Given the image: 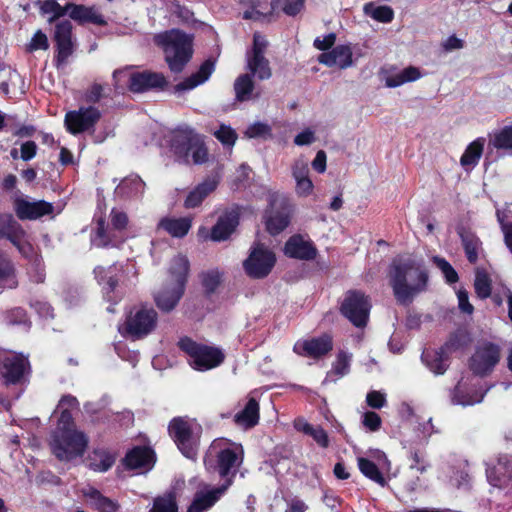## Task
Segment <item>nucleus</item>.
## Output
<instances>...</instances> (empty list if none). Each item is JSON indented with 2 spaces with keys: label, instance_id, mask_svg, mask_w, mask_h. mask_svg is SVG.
I'll list each match as a JSON object with an SVG mask.
<instances>
[{
  "label": "nucleus",
  "instance_id": "37998d69",
  "mask_svg": "<svg viewBox=\"0 0 512 512\" xmlns=\"http://www.w3.org/2000/svg\"><path fill=\"white\" fill-rule=\"evenodd\" d=\"M148 512H178L175 492L170 491L154 498Z\"/></svg>",
  "mask_w": 512,
  "mask_h": 512
},
{
  "label": "nucleus",
  "instance_id": "603ef678",
  "mask_svg": "<svg viewBox=\"0 0 512 512\" xmlns=\"http://www.w3.org/2000/svg\"><path fill=\"white\" fill-rule=\"evenodd\" d=\"M274 10L281 9L288 16L297 15L304 7V0H274Z\"/></svg>",
  "mask_w": 512,
  "mask_h": 512
},
{
  "label": "nucleus",
  "instance_id": "6e6552de",
  "mask_svg": "<svg viewBox=\"0 0 512 512\" xmlns=\"http://www.w3.org/2000/svg\"><path fill=\"white\" fill-rule=\"evenodd\" d=\"M196 429L197 424L195 422L181 417L174 418L168 427L169 434L174 439L179 450L189 459H194L197 454Z\"/></svg>",
  "mask_w": 512,
  "mask_h": 512
},
{
  "label": "nucleus",
  "instance_id": "1a4fd4ad",
  "mask_svg": "<svg viewBox=\"0 0 512 512\" xmlns=\"http://www.w3.org/2000/svg\"><path fill=\"white\" fill-rule=\"evenodd\" d=\"M157 321V312L152 307L141 306L129 313L125 321V329L132 338L140 339L154 331Z\"/></svg>",
  "mask_w": 512,
  "mask_h": 512
},
{
  "label": "nucleus",
  "instance_id": "5fc2aeb1",
  "mask_svg": "<svg viewBox=\"0 0 512 512\" xmlns=\"http://www.w3.org/2000/svg\"><path fill=\"white\" fill-rule=\"evenodd\" d=\"M245 136L248 138H269L271 137V127L263 122H255L247 127Z\"/></svg>",
  "mask_w": 512,
  "mask_h": 512
},
{
  "label": "nucleus",
  "instance_id": "412c9836",
  "mask_svg": "<svg viewBox=\"0 0 512 512\" xmlns=\"http://www.w3.org/2000/svg\"><path fill=\"white\" fill-rule=\"evenodd\" d=\"M277 203V196L272 195L270 199V211L266 215V229L271 235H277L282 232L290 223V210L287 202L282 199L279 209L274 210Z\"/></svg>",
  "mask_w": 512,
  "mask_h": 512
},
{
  "label": "nucleus",
  "instance_id": "de8ad7c7",
  "mask_svg": "<svg viewBox=\"0 0 512 512\" xmlns=\"http://www.w3.org/2000/svg\"><path fill=\"white\" fill-rule=\"evenodd\" d=\"M70 4L67 3L65 6H61L57 1L55 0H45L41 5V12L44 14H50V18L48 19L49 23H53L58 18L68 14L69 15V9Z\"/></svg>",
  "mask_w": 512,
  "mask_h": 512
},
{
  "label": "nucleus",
  "instance_id": "a878e982",
  "mask_svg": "<svg viewBox=\"0 0 512 512\" xmlns=\"http://www.w3.org/2000/svg\"><path fill=\"white\" fill-rule=\"evenodd\" d=\"M293 349L299 355L320 357L332 349V339L328 335H323L311 340L298 341Z\"/></svg>",
  "mask_w": 512,
  "mask_h": 512
},
{
  "label": "nucleus",
  "instance_id": "052dcab7",
  "mask_svg": "<svg viewBox=\"0 0 512 512\" xmlns=\"http://www.w3.org/2000/svg\"><path fill=\"white\" fill-rule=\"evenodd\" d=\"M308 162L304 158H298L292 165V176L294 180L309 178Z\"/></svg>",
  "mask_w": 512,
  "mask_h": 512
},
{
  "label": "nucleus",
  "instance_id": "58836bf2",
  "mask_svg": "<svg viewBox=\"0 0 512 512\" xmlns=\"http://www.w3.org/2000/svg\"><path fill=\"white\" fill-rule=\"evenodd\" d=\"M8 240L18 249L24 257H31L33 254V247L27 240L26 231L17 223L14 225L13 230L8 234Z\"/></svg>",
  "mask_w": 512,
  "mask_h": 512
},
{
  "label": "nucleus",
  "instance_id": "c03bdc74",
  "mask_svg": "<svg viewBox=\"0 0 512 512\" xmlns=\"http://www.w3.org/2000/svg\"><path fill=\"white\" fill-rule=\"evenodd\" d=\"M254 89V82L250 74H242L234 82L235 97L238 101L244 102L251 99Z\"/></svg>",
  "mask_w": 512,
  "mask_h": 512
},
{
  "label": "nucleus",
  "instance_id": "39448f33",
  "mask_svg": "<svg viewBox=\"0 0 512 512\" xmlns=\"http://www.w3.org/2000/svg\"><path fill=\"white\" fill-rule=\"evenodd\" d=\"M179 347L189 356L192 368L198 371L213 369L224 361V354L219 348L196 343L190 338L181 339Z\"/></svg>",
  "mask_w": 512,
  "mask_h": 512
},
{
  "label": "nucleus",
  "instance_id": "f257e3e1",
  "mask_svg": "<svg viewBox=\"0 0 512 512\" xmlns=\"http://www.w3.org/2000/svg\"><path fill=\"white\" fill-rule=\"evenodd\" d=\"M388 279L397 301L405 304L426 290L428 274L422 261L399 256L389 266Z\"/></svg>",
  "mask_w": 512,
  "mask_h": 512
},
{
  "label": "nucleus",
  "instance_id": "4468645a",
  "mask_svg": "<svg viewBox=\"0 0 512 512\" xmlns=\"http://www.w3.org/2000/svg\"><path fill=\"white\" fill-rule=\"evenodd\" d=\"M501 350L491 342L480 343L470 360V369L476 375H487L500 361Z\"/></svg>",
  "mask_w": 512,
  "mask_h": 512
},
{
  "label": "nucleus",
  "instance_id": "b1692460",
  "mask_svg": "<svg viewBox=\"0 0 512 512\" xmlns=\"http://www.w3.org/2000/svg\"><path fill=\"white\" fill-rule=\"evenodd\" d=\"M457 347L454 339L451 338L440 350H425L422 353V361L434 374H443L447 368L445 355Z\"/></svg>",
  "mask_w": 512,
  "mask_h": 512
},
{
  "label": "nucleus",
  "instance_id": "680f3d73",
  "mask_svg": "<svg viewBox=\"0 0 512 512\" xmlns=\"http://www.w3.org/2000/svg\"><path fill=\"white\" fill-rule=\"evenodd\" d=\"M92 243L96 247H106L112 243V241L107 236L106 229L104 226V220H102V219H100L98 221L97 232H96V235L92 239Z\"/></svg>",
  "mask_w": 512,
  "mask_h": 512
},
{
  "label": "nucleus",
  "instance_id": "7c9ffc66",
  "mask_svg": "<svg viewBox=\"0 0 512 512\" xmlns=\"http://www.w3.org/2000/svg\"><path fill=\"white\" fill-rule=\"evenodd\" d=\"M154 463L153 451L147 447H135L125 457V464L130 469H150Z\"/></svg>",
  "mask_w": 512,
  "mask_h": 512
},
{
  "label": "nucleus",
  "instance_id": "0e129e2a",
  "mask_svg": "<svg viewBox=\"0 0 512 512\" xmlns=\"http://www.w3.org/2000/svg\"><path fill=\"white\" fill-rule=\"evenodd\" d=\"M315 140V131L312 128H305L294 137V144L297 146H306L314 143Z\"/></svg>",
  "mask_w": 512,
  "mask_h": 512
},
{
  "label": "nucleus",
  "instance_id": "3c124183",
  "mask_svg": "<svg viewBox=\"0 0 512 512\" xmlns=\"http://www.w3.org/2000/svg\"><path fill=\"white\" fill-rule=\"evenodd\" d=\"M490 144L497 149H512V125L505 126L499 132L494 133Z\"/></svg>",
  "mask_w": 512,
  "mask_h": 512
},
{
  "label": "nucleus",
  "instance_id": "338daca9",
  "mask_svg": "<svg viewBox=\"0 0 512 512\" xmlns=\"http://www.w3.org/2000/svg\"><path fill=\"white\" fill-rule=\"evenodd\" d=\"M363 425L368 428L370 431H377L381 427V418L380 416L375 412H366L363 415Z\"/></svg>",
  "mask_w": 512,
  "mask_h": 512
},
{
  "label": "nucleus",
  "instance_id": "f8f14e48",
  "mask_svg": "<svg viewBox=\"0 0 512 512\" xmlns=\"http://www.w3.org/2000/svg\"><path fill=\"white\" fill-rule=\"evenodd\" d=\"M275 262V254L264 245L257 244L243 262V267L249 277L261 279L271 272Z\"/></svg>",
  "mask_w": 512,
  "mask_h": 512
},
{
  "label": "nucleus",
  "instance_id": "09e8293b",
  "mask_svg": "<svg viewBox=\"0 0 512 512\" xmlns=\"http://www.w3.org/2000/svg\"><path fill=\"white\" fill-rule=\"evenodd\" d=\"M506 209H497L496 216L504 237V243L512 254V222L508 221L509 215Z\"/></svg>",
  "mask_w": 512,
  "mask_h": 512
},
{
  "label": "nucleus",
  "instance_id": "c9c22d12",
  "mask_svg": "<svg viewBox=\"0 0 512 512\" xmlns=\"http://www.w3.org/2000/svg\"><path fill=\"white\" fill-rule=\"evenodd\" d=\"M145 183L137 175L123 179L115 188V194L120 197H135L143 194Z\"/></svg>",
  "mask_w": 512,
  "mask_h": 512
},
{
  "label": "nucleus",
  "instance_id": "e433bc0d",
  "mask_svg": "<svg viewBox=\"0 0 512 512\" xmlns=\"http://www.w3.org/2000/svg\"><path fill=\"white\" fill-rule=\"evenodd\" d=\"M238 224L237 218L233 214H226L220 217L212 228L211 238L214 241L226 240L235 230Z\"/></svg>",
  "mask_w": 512,
  "mask_h": 512
},
{
  "label": "nucleus",
  "instance_id": "774afa93",
  "mask_svg": "<svg viewBox=\"0 0 512 512\" xmlns=\"http://www.w3.org/2000/svg\"><path fill=\"white\" fill-rule=\"evenodd\" d=\"M367 404L374 409H380L386 404L385 394L379 391H371L366 397Z\"/></svg>",
  "mask_w": 512,
  "mask_h": 512
},
{
  "label": "nucleus",
  "instance_id": "ddd939ff",
  "mask_svg": "<svg viewBox=\"0 0 512 512\" xmlns=\"http://www.w3.org/2000/svg\"><path fill=\"white\" fill-rule=\"evenodd\" d=\"M268 42L260 33H254L253 46L246 54L247 69L259 80H267L272 76L269 61L264 53Z\"/></svg>",
  "mask_w": 512,
  "mask_h": 512
},
{
  "label": "nucleus",
  "instance_id": "0eeeda50",
  "mask_svg": "<svg viewBox=\"0 0 512 512\" xmlns=\"http://www.w3.org/2000/svg\"><path fill=\"white\" fill-rule=\"evenodd\" d=\"M189 270L188 259L183 255H177L170 266V281L173 282L171 297L166 300L164 293L156 296V304L158 308L169 312L177 305L184 292L186 277Z\"/></svg>",
  "mask_w": 512,
  "mask_h": 512
},
{
  "label": "nucleus",
  "instance_id": "a19ab883",
  "mask_svg": "<svg viewBox=\"0 0 512 512\" xmlns=\"http://www.w3.org/2000/svg\"><path fill=\"white\" fill-rule=\"evenodd\" d=\"M460 237L467 259L469 262L475 263L478 260L479 252L481 250V241L471 232H461Z\"/></svg>",
  "mask_w": 512,
  "mask_h": 512
},
{
  "label": "nucleus",
  "instance_id": "a211bd4d",
  "mask_svg": "<svg viewBox=\"0 0 512 512\" xmlns=\"http://www.w3.org/2000/svg\"><path fill=\"white\" fill-rule=\"evenodd\" d=\"M13 208L20 220H35L53 212L51 203L44 200H30L22 196L14 198Z\"/></svg>",
  "mask_w": 512,
  "mask_h": 512
},
{
  "label": "nucleus",
  "instance_id": "423d86ee",
  "mask_svg": "<svg viewBox=\"0 0 512 512\" xmlns=\"http://www.w3.org/2000/svg\"><path fill=\"white\" fill-rule=\"evenodd\" d=\"M172 147L175 154L187 163L190 162V156L194 164H202L208 158L203 139L191 129L179 130L174 137Z\"/></svg>",
  "mask_w": 512,
  "mask_h": 512
},
{
  "label": "nucleus",
  "instance_id": "c85d7f7f",
  "mask_svg": "<svg viewBox=\"0 0 512 512\" xmlns=\"http://www.w3.org/2000/svg\"><path fill=\"white\" fill-rule=\"evenodd\" d=\"M192 226V218L185 217H163L158 223V228L163 229L169 235L175 238H182L189 232Z\"/></svg>",
  "mask_w": 512,
  "mask_h": 512
},
{
  "label": "nucleus",
  "instance_id": "8fccbe9b",
  "mask_svg": "<svg viewBox=\"0 0 512 512\" xmlns=\"http://www.w3.org/2000/svg\"><path fill=\"white\" fill-rule=\"evenodd\" d=\"M475 292L478 297L486 299L491 294V280L484 270H477L474 280Z\"/></svg>",
  "mask_w": 512,
  "mask_h": 512
},
{
  "label": "nucleus",
  "instance_id": "a18cd8bd",
  "mask_svg": "<svg viewBox=\"0 0 512 512\" xmlns=\"http://www.w3.org/2000/svg\"><path fill=\"white\" fill-rule=\"evenodd\" d=\"M115 462L114 456L104 450H96L90 459L89 466L92 470L97 472H106Z\"/></svg>",
  "mask_w": 512,
  "mask_h": 512
},
{
  "label": "nucleus",
  "instance_id": "9d476101",
  "mask_svg": "<svg viewBox=\"0 0 512 512\" xmlns=\"http://www.w3.org/2000/svg\"><path fill=\"white\" fill-rule=\"evenodd\" d=\"M371 303L368 297L360 291H348L341 305L342 314L356 327L367 324Z\"/></svg>",
  "mask_w": 512,
  "mask_h": 512
},
{
  "label": "nucleus",
  "instance_id": "72a5a7b5",
  "mask_svg": "<svg viewBox=\"0 0 512 512\" xmlns=\"http://www.w3.org/2000/svg\"><path fill=\"white\" fill-rule=\"evenodd\" d=\"M484 394L485 392L476 390L470 393L468 383L462 380L455 387L452 395V402L462 406L474 405L483 400Z\"/></svg>",
  "mask_w": 512,
  "mask_h": 512
},
{
  "label": "nucleus",
  "instance_id": "6e6d98bb",
  "mask_svg": "<svg viewBox=\"0 0 512 512\" xmlns=\"http://www.w3.org/2000/svg\"><path fill=\"white\" fill-rule=\"evenodd\" d=\"M214 136L226 146H233L237 140L236 132L224 124H221L219 129L214 132Z\"/></svg>",
  "mask_w": 512,
  "mask_h": 512
},
{
  "label": "nucleus",
  "instance_id": "20e7f679",
  "mask_svg": "<svg viewBox=\"0 0 512 512\" xmlns=\"http://www.w3.org/2000/svg\"><path fill=\"white\" fill-rule=\"evenodd\" d=\"M87 435L78 429L55 430L51 436L52 453L60 461L82 457L88 446Z\"/></svg>",
  "mask_w": 512,
  "mask_h": 512
},
{
  "label": "nucleus",
  "instance_id": "864d4df0",
  "mask_svg": "<svg viewBox=\"0 0 512 512\" xmlns=\"http://www.w3.org/2000/svg\"><path fill=\"white\" fill-rule=\"evenodd\" d=\"M352 355L348 354L346 352H340L337 355L336 361L334 362L332 366L331 372L328 374L327 378L331 374H335L338 377H343L344 375L348 374L350 369V362H351Z\"/></svg>",
  "mask_w": 512,
  "mask_h": 512
},
{
  "label": "nucleus",
  "instance_id": "6ab92c4d",
  "mask_svg": "<svg viewBox=\"0 0 512 512\" xmlns=\"http://www.w3.org/2000/svg\"><path fill=\"white\" fill-rule=\"evenodd\" d=\"M30 370L28 358L22 353L6 356L0 368V374L6 384L20 383Z\"/></svg>",
  "mask_w": 512,
  "mask_h": 512
},
{
  "label": "nucleus",
  "instance_id": "4c0bfd02",
  "mask_svg": "<svg viewBox=\"0 0 512 512\" xmlns=\"http://www.w3.org/2000/svg\"><path fill=\"white\" fill-rule=\"evenodd\" d=\"M84 495L90 500L91 507L97 512H117L119 504L103 496L98 490L90 488Z\"/></svg>",
  "mask_w": 512,
  "mask_h": 512
},
{
  "label": "nucleus",
  "instance_id": "aec40b11",
  "mask_svg": "<svg viewBox=\"0 0 512 512\" xmlns=\"http://www.w3.org/2000/svg\"><path fill=\"white\" fill-rule=\"evenodd\" d=\"M423 74L418 67L408 66L397 69L395 66L384 67L379 71V77L388 88H396L406 83L415 82L422 78Z\"/></svg>",
  "mask_w": 512,
  "mask_h": 512
},
{
  "label": "nucleus",
  "instance_id": "4be33fe9",
  "mask_svg": "<svg viewBox=\"0 0 512 512\" xmlns=\"http://www.w3.org/2000/svg\"><path fill=\"white\" fill-rule=\"evenodd\" d=\"M54 39L57 44V64L64 63L73 52L72 24L69 20H62L56 24Z\"/></svg>",
  "mask_w": 512,
  "mask_h": 512
},
{
  "label": "nucleus",
  "instance_id": "473e14b6",
  "mask_svg": "<svg viewBox=\"0 0 512 512\" xmlns=\"http://www.w3.org/2000/svg\"><path fill=\"white\" fill-rule=\"evenodd\" d=\"M235 423L242 428H252L259 421V404L254 398H250L244 408L235 414Z\"/></svg>",
  "mask_w": 512,
  "mask_h": 512
},
{
  "label": "nucleus",
  "instance_id": "ea45409f",
  "mask_svg": "<svg viewBox=\"0 0 512 512\" xmlns=\"http://www.w3.org/2000/svg\"><path fill=\"white\" fill-rule=\"evenodd\" d=\"M115 269V266H110L107 269L104 267H97L94 270L98 283L102 285L104 297L108 301L111 300L110 293L114 291L117 284V281L113 277V271Z\"/></svg>",
  "mask_w": 512,
  "mask_h": 512
},
{
  "label": "nucleus",
  "instance_id": "4d7b16f0",
  "mask_svg": "<svg viewBox=\"0 0 512 512\" xmlns=\"http://www.w3.org/2000/svg\"><path fill=\"white\" fill-rule=\"evenodd\" d=\"M434 263L442 271L446 281L450 284L458 281V274L455 269L443 258L435 257Z\"/></svg>",
  "mask_w": 512,
  "mask_h": 512
},
{
  "label": "nucleus",
  "instance_id": "49530a36",
  "mask_svg": "<svg viewBox=\"0 0 512 512\" xmlns=\"http://www.w3.org/2000/svg\"><path fill=\"white\" fill-rule=\"evenodd\" d=\"M363 10L366 15L379 22L389 23L394 18V12L389 6H375L372 3H367Z\"/></svg>",
  "mask_w": 512,
  "mask_h": 512
},
{
  "label": "nucleus",
  "instance_id": "7ed1b4c3",
  "mask_svg": "<svg viewBox=\"0 0 512 512\" xmlns=\"http://www.w3.org/2000/svg\"><path fill=\"white\" fill-rule=\"evenodd\" d=\"M243 450L240 445L232 444L225 439L214 440L205 457V465L216 469L222 477L234 474L242 462Z\"/></svg>",
  "mask_w": 512,
  "mask_h": 512
},
{
  "label": "nucleus",
  "instance_id": "cd10ccee",
  "mask_svg": "<svg viewBox=\"0 0 512 512\" xmlns=\"http://www.w3.org/2000/svg\"><path fill=\"white\" fill-rule=\"evenodd\" d=\"M215 70V62L211 59L206 60L200 66L199 70L187 77L184 81L175 86L176 92L192 90L198 85L206 82Z\"/></svg>",
  "mask_w": 512,
  "mask_h": 512
},
{
  "label": "nucleus",
  "instance_id": "79ce46f5",
  "mask_svg": "<svg viewBox=\"0 0 512 512\" xmlns=\"http://www.w3.org/2000/svg\"><path fill=\"white\" fill-rule=\"evenodd\" d=\"M17 286V280L15 277L14 266L12 262L0 254V288H15Z\"/></svg>",
  "mask_w": 512,
  "mask_h": 512
},
{
  "label": "nucleus",
  "instance_id": "69168bd1",
  "mask_svg": "<svg viewBox=\"0 0 512 512\" xmlns=\"http://www.w3.org/2000/svg\"><path fill=\"white\" fill-rule=\"evenodd\" d=\"M5 320L8 324H25L27 322L26 312L22 308H14L7 312Z\"/></svg>",
  "mask_w": 512,
  "mask_h": 512
},
{
  "label": "nucleus",
  "instance_id": "f3484780",
  "mask_svg": "<svg viewBox=\"0 0 512 512\" xmlns=\"http://www.w3.org/2000/svg\"><path fill=\"white\" fill-rule=\"evenodd\" d=\"M231 482V479H228L226 483L220 487L212 488L205 485L203 488L197 490L186 512H206L210 510L225 494Z\"/></svg>",
  "mask_w": 512,
  "mask_h": 512
},
{
  "label": "nucleus",
  "instance_id": "9b49d317",
  "mask_svg": "<svg viewBox=\"0 0 512 512\" xmlns=\"http://www.w3.org/2000/svg\"><path fill=\"white\" fill-rule=\"evenodd\" d=\"M357 463L360 472L365 477L382 487L387 485L384 474L390 472L391 462L383 451H371L369 457H358Z\"/></svg>",
  "mask_w": 512,
  "mask_h": 512
},
{
  "label": "nucleus",
  "instance_id": "13d9d810",
  "mask_svg": "<svg viewBox=\"0 0 512 512\" xmlns=\"http://www.w3.org/2000/svg\"><path fill=\"white\" fill-rule=\"evenodd\" d=\"M17 223L12 214L0 213V238L8 240L9 232L13 230L14 225H17Z\"/></svg>",
  "mask_w": 512,
  "mask_h": 512
},
{
  "label": "nucleus",
  "instance_id": "f704fd0d",
  "mask_svg": "<svg viewBox=\"0 0 512 512\" xmlns=\"http://www.w3.org/2000/svg\"><path fill=\"white\" fill-rule=\"evenodd\" d=\"M484 145L485 139L480 137L466 147L460 158V164L466 171L472 170L478 164L483 154Z\"/></svg>",
  "mask_w": 512,
  "mask_h": 512
},
{
  "label": "nucleus",
  "instance_id": "dca6fc26",
  "mask_svg": "<svg viewBox=\"0 0 512 512\" xmlns=\"http://www.w3.org/2000/svg\"><path fill=\"white\" fill-rule=\"evenodd\" d=\"M129 77V88L132 92H143L151 88L162 87L166 81L162 74L152 72L129 73L128 70H115L113 72L114 85L118 88L120 78Z\"/></svg>",
  "mask_w": 512,
  "mask_h": 512
},
{
  "label": "nucleus",
  "instance_id": "bb28decb",
  "mask_svg": "<svg viewBox=\"0 0 512 512\" xmlns=\"http://www.w3.org/2000/svg\"><path fill=\"white\" fill-rule=\"evenodd\" d=\"M69 17L80 24L92 23L99 26L107 24L104 16L99 9L94 6H85L82 4H70Z\"/></svg>",
  "mask_w": 512,
  "mask_h": 512
},
{
  "label": "nucleus",
  "instance_id": "2eb2a0df",
  "mask_svg": "<svg viewBox=\"0 0 512 512\" xmlns=\"http://www.w3.org/2000/svg\"><path fill=\"white\" fill-rule=\"evenodd\" d=\"M100 117L101 112L98 108L93 106L80 107L78 110L67 112L64 123L67 131L76 135L93 129Z\"/></svg>",
  "mask_w": 512,
  "mask_h": 512
},
{
  "label": "nucleus",
  "instance_id": "2f4dec72",
  "mask_svg": "<svg viewBox=\"0 0 512 512\" xmlns=\"http://www.w3.org/2000/svg\"><path fill=\"white\" fill-rule=\"evenodd\" d=\"M218 179L216 177H209L195 187L187 196L185 200L186 208H195L199 206L202 201L216 189L218 185Z\"/></svg>",
  "mask_w": 512,
  "mask_h": 512
},
{
  "label": "nucleus",
  "instance_id": "c756f323",
  "mask_svg": "<svg viewBox=\"0 0 512 512\" xmlns=\"http://www.w3.org/2000/svg\"><path fill=\"white\" fill-rule=\"evenodd\" d=\"M243 5L247 8L243 12L244 19L263 20L273 14V1L268 0H243Z\"/></svg>",
  "mask_w": 512,
  "mask_h": 512
},
{
  "label": "nucleus",
  "instance_id": "393cba45",
  "mask_svg": "<svg viewBox=\"0 0 512 512\" xmlns=\"http://www.w3.org/2000/svg\"><path fill=\"white\" fill-rule=\"evenodd\" d=\"M352 56V49L349 45H338L332 50L320 54L318 61L328 67L336 66L340 69H346L353 64Z\"/></svg>",
  "mask_w": 512,
  "mask_h": 512
},
{
  "label": "nucleus",
  "instance_id": "e2e57ef3",
  "mask_svg": "<svg viewBox=\"0 0 512 512\" xmlns=\"http://www.w3.org/2000/svg\"><path fill=\"white\" fill-rule=\"evenodd\" d=\"M60 413L57 428L55 430L77 429L72 418V413L68 409H57Z\"/></svg>",
  "mask_w": 512,
  "mask_h": 512
},
{
  "label": "nucleus",
  "instance_id": "bf43d9fd",
  "mask_svg": "<svg viewBox=\"0 0 512 512\" xmlns=\"http://www.w3.org/2000/svg\"><path fill=\"white\" fill-rule=\"evenodd\" d=\"M221 281V274L218 271H208L202 276V283L208 292H213Z\"/></svg>",
  "mask_w": 512,
  "mask_h": 512
},
{
  "label": "nucleus",
  "instance_id": "f03ea898",
  "mask_svg": "<svg viewBox=\"0 0 512 512\" xmlns=\"http://www.w3.org/2000/svg\"><path fill=\"white\" fill-rule=\"evenodd\" d=\"M163 47L165 60L174 73L181 72L193 55V38L180 30L172 29L156 36Z\"/></svg>",
  "mask_w": 512,
  "mask_h": 512
},
{
  "label": "nucleus",
  "instance_id": "5701e85b",
  "mask_svg": "<svg viewBox=\"0 0 512 512\" xmlns=\"http://www.w3.org/2000/svg\"><path fill=\"white\" fill-rule=\"evenodd\" d=\"M284 252L288 257L300 260H312L317 255L314 244L301 235H293L285 244Z\"/></svg>",
  "mask_w": 512,
  "mask_h": 512
}]
</instances>
